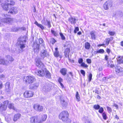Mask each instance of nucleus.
<instances>
[{
  "label": "nucleus",
  "mask_w": 123,
  "mask_h": 123,
  "mask_svg": "<svg viewBox=\"0 0 123 123\" xmlns=\"http://www.w3.org/2000/svg\"><path fill=\"white\" fill-rule=\"evenodd\" d=\"M34 72L36 74L40 76H43L45 75L46 77L48 78H50L51 76L50 73L46 69L36 70Z\"/></svg>",
  "instance_id": "obj_1"
},
{
  "label": "nucleus",
  "mask_w": 123,
  "mask_h": 123,
  "mask_svg": "<svg viewBox=\"0 0 123 123\" xmlns=\"http://www.w3.org/2000/svg\"><path fill=\"white\" fill-rule=\"evenodd\" d=\"M6 58V60L5 61L3 58L0 57V64L8 65L9 63H11L14 60L13 58L10 55L7 56Z\"/></svg>",
  "instance_id": "obj_2"
},
{
  "label": "nucleus",
  "mask_w": 123,
  "mask_h": 123,
  "mask_svg": "<svg viewBox=\"0 0 123 123\" xmlns=\"http://www.w3.org/2000/svg\"><path fill=\"white\" fill-rule=\"evenodd\" d=\"M23 80L24 82L29 84H31L36 81L35 77L33 76H25L23 78Z\"/></svg>",
  "instance_id": "obj_3"
},
{
  "label": "nucleus",
  "mask_w": 123,
  "mask_h": 123,
  "mask_svg": "<svg viewBox=\"0 0 123 123\" xmlns=\"http://www.w3.org/2000/svg\"><path fill=\"white\" fill-rule=\"evenodd\" d=\"M69 114L67 111H63L62 112L59 116V118L63 121L65 122L68 119Z\"/></svg>",
  "instance_id": "obj_4"
},
{
  "label": "nucleus",
  "mask_w": 123,
  "mask_h": 123,
  "mask_svg": "<svg viewBox=\"0 0 123 123\" xmlns=\"http://www.w3.org/2000/svg\"><path fill=\"white\" fill-rule=\"evenodd\" d=\"M13 21L12 19L9 17L5 18L3 19L0 18V26H2L3 22L9 23L12 22Z\"/></svg>",
  "instance_id": "obj_5"
},
{
  "label": "nucleus",
  "mask_w": 123,
  "mask_h": 123,
  "mask_svg": "<svg viewBox=\"0 0 123 123\" xmlns=\"http://www.w3.org/2000/svg\"><path fill=\"white\" fill-rule=\"evenodd\" d=\"M34 95L33 92L31 91H26L23 94L25 98H29L32 97Z\"/></svg>",
  "instance_id": "obj_6"
},
{
  "label": "nucleus",
  "mask_w": 123,
  "mask_h": 123,
  "mask_svg": "<svg viewBox=\"0 0 123 123\" xmlns=\"http://www.w3.org/2000/svg\"><path fill=\"white\" fill-rule=\"evenodd\" d=\"M9 102L7 100L5 101L3 103V104H0V111H2L5 110L7 108V104Z\"/></svg>",
  "instance_id": "obj_7"
},
{
  "label": "nucleus",
  "mask_w": 123,
  "mask_h": 123,
  "mask_svg": "<svg viewBox=\"0 0 123 123\" xmlns=\"http://www.w3.org/2000/svg\"><path fill=\"white\" fill-rule=\"evenodd\" d=\"M112 2L110 0L107 1L105 3L104 5V8L105 9L107 10L109 8L112 7Z\"/></svg>",
  "instance_id": "obj_8"
},
{
  "label": "nucleus",
  "mask_w": 123,
  "mask_h": 123,
  "mask_svg": "<svg viewBox=\"0 0 123 123\" xmlns=\"http://www.w3.org/2000/svg\"><path fill=\"white\" fill-rule=\"evenodd\" d=\"M33 108L35 110L39 112L42 111L43 109V106L38 104H34Z\"/></svg>",
  "instance_id": "obj_9"
},
{
  "label": "nucleus",
  "mask_w": 123,
  "mask_h": 123,
  "mask_svg": "<svg viewBox=\"0 0 123 123\" xmlns=\"http://www.w3.org/2000/svg\"><path fill=\"white\" fill-rule=\"evenodd\" d=\"M36 65L39 68H43V65L42 62L41 60L39 58H36L35 59Z\"/></svg>",
  "instance_id": "obj_10"
},
{
  "label": "nucleus",
  "mask_w": 123,
  "mask_h": 123,
  "mask_svg": "<svg viewBox=\"0 0 123 123\" xmlns=\"http://www.w3.org/2000/svg\"><path fill=\"white\" fill-rule=\"evenodd\" d=\"M40 46L39 44L37 43H35L33 45V49L35 53H38L39 51V48Z\"/></svg>",
  "instance_id": "obj_11"
},
{
  "label": "nucleus",
  "mask_w": 123,
  "mask_h": 123,
  "mask_svg": "<svg viewBox=\"0 0 123 123\" xmlns=\"http://www.w3.org/2000/svg\"><path fill=\"white\" fill-rule=\"evenodd\" d=\"M26 42V41L25 40L23 41H20L19 43V46L21 49V52L23 51V49L25 47V44L24 43Z\"/></svg>",
  "instance_id": "obj_12"
},
{
  "label": "nucleus",
  "mask_w": 123,
  "mask_h": 123,
  "mask_svg": "<svg viewBox=\"0 0 123 123\" xmlns=\"http://www.w3.org/2000/svg\"><path fill=\"white\" fill-rule=\"evenodd\" d=\"M49 54L47 51L46 50H43L41 51V55L43 58L47 57Z\"/></svg>",
  "instance_id": "obj_13"
},
{
  "label": "nucleus",
  "mask_w": 123,
  "mask_h": 123,
  "mask_svg": "<svg viewBox=\"0 0 123 123\" xmlns=\"http://www.w3.org/2000/svg\"><path fill=\"white\" fill-rule=\"evenodd\" d=\"M18 12L17 8L16 7H13L11 8L8 13H9L10 12L11 13H17Z\"/></svg>",
  "instance_id": "obj_14"
},
{
  "label": "nucleus",
  "mask_w": 123,
  "mask_h": 123,
  "mask_svg": "<svg viewBox=\"0 0 123 123\" xmlns=\"http://www.w3.org/2000/svg\"><path fill=\"white\" fill-rule=\"evenodd\" d=\"M39 86V84L38 83H36L30 85V88L31 89H37Z\"/></svg>",
  "instance_id": "obj_15"
},
{
  "label": "nucleus",
  "mask_w": 123,
  "mask_h": 123,
  "mask_svg": "<svg viewBox=\"0 0 123 123\" xmlns=\"http://www.w3.org/2000/svg\"><path fill=\"white\" fill-rule=\"evenodd\" d=\"M10 83L9 82H7L5 84L6 90L7 92H9L11 90V87H10Z\"/></svg>",
  "instance_id": "obj_16"
},
{
  "label": "nucleus",
  "mask_w": 123,
  "mask_h": 123,
  "mask_svg": "<svg viewBox=\"0 0 123 123\" xmlns=\"http://www.w3.org/2000/svg\"><path fill=\"white\" fill-rule=\"evenodd\" d=\"M30 122L31 123H38L36 117H32L30 118Z\"/></svg>",
  "instance_id": "obj_17"
},
{
  "label": "nucleus",
  "mask_w": 123,
  "mask_h": 123,
  "mask_svg": "<svg viewBox=\"0 0 123 123\" xmlns=\"http://www.w3.org/2000/svg\"><path fill=\"white\" fill-rule=\"evenodd\" d=\"M21 116V115L19 113L15 114L13 118V120L14 122H16L19 119Z\"/></svg>",
  "instance_id": "obj_18"
},
{
  "label": "nucleus",
  "mask_w": 123,
  "mask_h": 123,
  "mask_svg": "<svg viewBox=\"0 0 123 123\" xmlns=\"http://www.w3.org/2000/svg\"><path fill=\"white\" fill-rule=\"evenodd\" d=\"M12 117V116L11 115L8 114L5 117V120L7 122H9L11 120Z\"/></svg>",
  "instance_id": "obj_19"
},
{
  "label": "nucleus",
  "mask_w": 123,
  "mask_h": 123,
  "mask_svg": "<svg viewBox=\"0 0 123 123\" xmlns=\"http://www.w3.org/2000/svg\"><path fill=\"white\" fill-rule=\"evenodd\" d=\"M90 34L91 39H92L95 40L96 37L95 31H92L90 32Z\"/></svg>",
  "instance_id": "obj_20"
},
{
  "label": "nucleus",
  "mask_w": 123,
  "mask_h": 123,
  "mask_svg": "<svg viewBox=\"0 0 123 123\" xmlns=\"http://www.w3.org/2000/svg\"><path fill=\"white\" fill-rule=\"evenodd\" d=\"M9 3H6L2 5V7L3 9L5 10H7L8 8Z\"/></svg>",
  "instance_id": "obj_21"
},
{
  "label": "nucleus",
  "mask_w": 123,
  "mask_h": 123,
  "mask_svg": "<svg viewBox=\"0 0 123 123\" xmlns=\"http://www.w3.org/2000/svg\"><path fill=\"white\" fill-rule=\"evenodd\" d=\"M54 55L55 57H57L60 56L59 52L58 51V48H56L55 49V51L54 53Z\"/></svg>",
  "instance_id": "obj_22"
},
{
  "label": "nucleus",
  "mask_w": 123,
  "mask_h": 123,
  "mask_svg": "<svg viewBox=\"0 0 123 123\" xmlns=\"http://www.w3.org/2000/svg\"><path fill=\"white\" fill-rule=\"evenodd\" d=\"M70 51V49L69 48H67L65 50L64 54L66 57H68L69 56V54Z\"/></svg>",
  "instance_id": "obj_23"
},
{
  "label": "nucleus",
  "mask_w": 123,
  "mask_h": 123,
  "mask_svg": "<svg viewBox=\"0 0 123 123\" xmlns=\"http://www.w3.org/2000/svg\"><path fill=\"white\" fill-rule=\"evenodd\" d=\"M76 19L74 18H73L72 17H71L69 18L68 19V20L72 24H75V23Z\"/></svg>",
  "instance_id": "obj_24"
},
{
  "label": "nucleus",
  "mask_w": 123,
  "mask_h": 123,
  "mask_svg": "<svg viewBox=\"0 0 123 123\" xmlns=\"http://www.w3.org/2000/svg\"><path fill=\"white\" fill-rule=\"evenodd\" d=\"M67 69L65 68H63L60 71V72L63 75H65L67 73Z\"/></svg>",
  "instance_id": "obj_25"
},
{
  "label": "nucleus",
  "mask_w": 123,
  "mask_h": 123,
  "mask_svg": "<svg viewBox=\"0 0 123 123\" xmlns=\"http://www.w3.org/2000/svg\"><path fill=\"white\" fill-rule=\"evenodd\" d=\"M34 24L38 27L41 28L42 30H43L44 29V27L42 25L38 24L37 21H35V22Z\"/></svg>",
  "instance_id": "obj_26"
},
{
  "label": "nucleus",
  "mask_w": 123,
  "mask_h": 123,
  "mask_svg": "<svg viewBox=\"0 0 123 123\" xmlns=\"http://www.w3.org/2000/svg\"><path fill=\"white\" fill-rule=\"evenodd\" d=\"M118 62L119 63H123V56L119 57L117 59Z\"/></svg>",
  "instance_id": "obj_27"
},
{
  "label": "nucleus",
  "mask_w": 123,
  "mask_h": 123,
  "mask_svg": "<svg viewBox=\"0 0 123 123\" xmlns=\"http://www.w3.org/2000/svg\"><path fill=\"white\" fill-rule=\"evenodd\" d=\"M47 118V115L46 114H44L42 116L41 120L40 122L42 123L43 122L45 121Z\"/></svg>",
  "instance_id": "obj_28"
},
{
  "label": "nucleus",
  "mask_w": 123,
  "mask_h": 123,
  "mask_svg": "<svg viewBox=\"0 0 123 123\" xmlns=\"http://www.w3.org/2000/svg\"><path fill=\"white\" fill-rule=\"evenodd\" d=\"M113 39L112 37H111L110 38L106 39H105V44L108 45L109 43V42L110 41H112Z\"/></svg>",
  "instance_id": "obj_29"
},
{
  "label": "nucleus",
  "mask_w": 123,
  "mask_h": 123,
  "mask_svg": "<svg viewBox=\"0 0 123 123\" xmlns=\"http://www.w3.org/2000/svg\"><path fill=\"white\" fill-rule=\"evenodd\" d=\"M122 71V68L120 67H117L116 69V71L117 73H118Z\"/></svg>",
  "instance_id": "obj_30"
},
{
  "label": "nucleus",
  "mask_w": 123,
  "mask_h": 123,
  "mask_svg": "<svg viewBox=\"0 0 123 123\" xmlns=\"http://www.w3.org/2000/svg\"><path fill=\"white\" fill-rule=\"evenodd\" d=\"M90 44L88 42H86L85 44V48L87 49H89L90 47Z\"/></svg>",
  "instance_id": "obj_31"
},
{
  "label": "nucleus",
  "mask_w": 123,
  "mask_h": 123,
  "mask_svg": "<svg viewBox=\"0 0 123 123\" xmlns=\"http://www.w3.org/2000/svg\"><path fill=\"white\" fill-rule=\"evenodd\" d=\"M39 43L42 46L45 48V44L43 43V40L42 38H40L39 39Z\"/></svg>",
  "instance_id": "obj_32"
},
{
  "label": "nucleus",
  "mask_w": 123,
  "mask_h": 123,
  "mask_svg": "<svg viewBox=\"0 0 123 123\" xmlns=\"http://www.w3.org/2000/svg\"><path fill=\"white\" fill-rule=\"evenodd\" d=\"M8 108L10 109L15 110V109L14 106L13 104L12 103H10L9 105Z\"/></svg>",
  "instance_id": "obj_33"
},
{
  "label": "nucleus",
  "mask_w": 123,
  "mask_h": 123,
  "mask_svg": "<svg viewBox=\"0 0 123 123\" xmlns=\"http://www.w3.org/2000/svg\"><path fill=\"white\" fill-rule=\"evenodd\" d=\"M76 100L77 101H79L80 100V97L79 95V94L78 92H76Z\"/></svg>",
  "instance_id": "obj_34"
},
{
  "label": "nucleus",
  "mask_w": 123,
  "mask_h": 123,
  "mask_svg": "<svg viewBox=\"0 0 123 123\" xmlns=\"http://www.w3.org/2000/svg\"><path fill=\"white\" fill-rule=\"evenodd\" d=\"M100 107V105H95L93 106V108L96 110H98Z\"/></svg>",
  "instance_id": "obj_35"
},
{
  "label": "nucleus",
  "mask_w": 123,
  "mask_h": 123,
  "mask_svg": "<svg viewBox=\"0 0 123 123\" xmlns=\"http://www.w3.org/2000/svg\"><path fill=\"white\" fill-rule=\"evenodd\" d=\"M51 33L55 36H56L58 35L56 31H55L53 30L52 29L51 30Z\"/></svg>",
  "instance_id": "obj_36"
},
{
  "label": "nucleus",
  "mask_w": 123,
  "mask_h": 123,
  "mask_svg": "<svg viewBox=\"0 0 123 123\" xmlns=\"http://www.w3.org/2000/svg\"><path fill=\"white\" fill-rule=\"evenodd\" d=\"M104 52V51L103 49H100L99 50L97 51V53H100L101 54L103 53Z\"/></svg>",
  "instance_id": "obj_37"
},
{
  "label": "nucleus",
  "mask_w": 123,
  "mask_h": 123,
  "mask_svg": "<svg viewBox=\"0 0 123 123\" xmlns=\"http://www.w3.org/2000/svg\"><path fill=\"white\" fill-rule=\"evenodd\" d=\"M47 86H44L43 87V91L45 92H48L49 91V89L47 88Z\"/></svg>",
  "instance_id": "obj_38"
},
{
  "label": "nucleus",
  "mask_w": 123,
  "mask_h": 123,
  "mask_svg": "<svg viewBox=\"0 0 123 123\" xmlns=\"http://www.w3.org/2000/svg\"><path fill=\"white\" fill-rule=\"evenodd\" d=\"M102 117L104 119L106 120L107 119V116L105 112H103L102 114Z\"/></svg>",
  "instance_id": "obj_39"
},
{
  "label": "nucleus",
  "mask_w": 123,
  "mask_h": 123,
  "mask_svg": "<svg viewBox=\"0 0 123 123\" xmlns=\"http://www.w3.org/2000/svg\"><path fill=\"white\" fill-rule=\"evenodd\" d=\"M81 66L82 67H84L86 68H87L88 67V65L84 62L82 63L81 64Z\"/></svg>",
  "instance_id": "obj_40"
},
{
  "label": "nucleus",
  "mask_w": 123,
  "mask_h": 123,
  "mask_svg": "<svg viewBox=\"0 0 123 123\" xmlns=\"http://www.w3.org/2000/svg\"><path fill=\"white\" fill-rule=\"evenodd\" d=\"M26 111L28 112H30L31 111V108L30 105L28 107L26 108Z\"/></svg>",
  "instance_id": "obj_41"
},
{
  "label": "nucleus",
  "mask_w": 123,
  "mask_h": 123,
  "mask_svg": "<svg viewBox=\"0 0 123 123\" xmlns=\"http://www.w3.org/2000/svg\"><path fill=\"white\" fill-rule=\"evenodd\" d=\"M60 35L62 39L63 40L65 39V37L62 33H60Z\"/></svg>",
  "instance_id": "obj_42"
},
{
  "label": "nucleus",
  "mask_w": 123,
  "mask_h": 123,
  "mask_svg": "<svg viewBox=\"0 0 123 123\" xmlns=\"http://www.w3.org/2000/svg\"><path fill=\"white\" fill-rule=\"evenodd\" d=\"M107 109L108 112L109 113H110L112 111V110L111 109V108L110 107L107 106Z\"/></svg>",
  "instance_id": "obj_43"
},
{
  "label": "nucleus",
  "mask_w": 123,
  "mask_h": 123,
  "mask_svg": "<svg viewBox=\"0 0 123 123\" xmlns=\"http://www.w3.org/2000/svg\"><path fill=\"white\" fill-rule=\"evenodd\" d=\"M15 4V3L13 0H10V3H9V5H10V6H11V5H13Z\"/></svg>",
  "instance_id": "obj_44"
},
{
  "label": "nucleus",
  "mask_w": 123,
  "mask_h": 123,
  "mask_svg": "<svg viewBox=\"0 0 123 123\" xmlns=\"http://www.w3.org/2000/svg\"><path fill=\"white\" fill-rule=\"evenodd\" d=\"M98 111V112L100 113H102L104 111V110L103 108L102 107L100 108Z\"/></svg>",
  "instance_id": "obj_45"
},
{
  "label": "nucleus",
  "mask_w": 123,
  "mask_h": 123,
  "mask_svg": "<svg viewBox=\"0 0 123 123\" xmlns=\"http://www.w3.org/2000/svg\"><path fill=\"white\" fill-rule=\"evenodd\" d=\"M92 74H90L88 76V80L89 81H90L92 79Z\"/></svg>",
  "instance_id": "obj_46"
},
{
  "label": "nucleus",
  "mask_w": 123,
  "mask_h": 123,
  "mask_svg": "<svg viewBox=\"0 0 123 123\" xmlns=\"http://www.w3.org/2000/svg\"><path fill=\"white\" fill-rule=\"evenodd\" d=\"M61 102V103L64 105H66L67 104V103L65 102L64 100H62Z\"/></svg>",
  "instance_id": "obj_47"
},
{
  "label": "nucleus",
  "mask_w": 123,
  "mask_h": 123,
  "mask_svg": "<svg viewBox=\"0 0 123 123\" xmlns=\"http://www.w3.org/2000/svg\"><path fill=\"white\" fill-rule=\"evenodd\" d=\"M83 59L82 58H80L79 59L78 62L79 63L81 64L82 63H83Z\"/></svg>",
  "instance_id": "obj_48"
},
{
  "label": "nucleus",
  "mask_w": 123,
  "mask_h": 123,
  "mask_svg": "<svg viewBox=\"0 0 123 123\" xmlns=\"http://www.w3.org/2000/svg\"><path fill=\"white\" fill-rule=\"evenodd\" d=\"M79 28L78 27H76L75 28L74 31V33H77V31H79Z\"/></svg>",
  "instance_id": "obj_49"
},
{
  "label": "nucleus",
  "mask_w": 123,
  "mask_h": 123,
  "mask_svg": "<svg viewBox=\"0 0 123 123\" xmlns=\"http://www.w3.org/2000/svg\"><path fill=\"white\" fill-rule=\"evenodd\" d=\"M109 34L110 35L113 36L114 35L115 33L114 32L109 31Z\"/></svg>",
  "instance_id": "obj_50"
},
{
  "label": "nucleus",
  "mask_w": 123,
  "mask_h": 123,
  "mask_svg": "<svg viewBox=\"0 0 123 123\" xmlns=\"http://www.w3.org/2000/svg\"><path fill=\"white\" fill-rule=\"evenodd\" d=\"M80 72L84 76H85V72L84 70H80Z\"/></svg>",
  "instance_id": "obj_51"
},
{
  "label": "nucleus",
  "mask_w": 123,
  "mask_h": 123,
  "mask_svg": "<svg viewBox=\"0 0 123 123\" xmlns=\"http://www.w3.org/2000/svg\"><path fill=\"white\" fill-rule=\"evenodd\" d=\"M18 29L17 28L15 27L12 29V31L14 32L17 31H18Z\"/></svg>",
  "instance_id": "obj_52"
},
{
  "label": "nucleus",
  "mask_w": 123,
  "mask_h": 123,
  "mask_svg": "<svg viewBox=\"0 0 123 123\" xmlns=\"http://www.w3.org/2000/svg\"><path fill=\"white\" fill-rule=\"evenodd\" d=\"M47 22V23L48 24V26L50 28L51 26V25L50 24V22L48 20H46Z\"/></svg>",
  "instance_id": "obj_53"
},
{
  "label": "nucleus",
  "mask_w": 123,
  "mask_h": 123,
  "mask_svg": "<svg viewBox=\"0 0 123 123\" xmlns=\"http://www.w3.org/2000/svg\"><path fill=\"white\" fill-rule=\"evenodd\" d=\"M5 76L3 74H2L0 75V78L2 80L4 79L5 78Z\"/></svg>",
  "instance_id": "obj_54"
},
{
  "label": "nucleus",
  "mask_w": 123,
  "mask_h": 123,
  "mask_svg": "<svg viewBox=\"0 0 123 123\" xmlns=\"http://www.w3.org/2000/svg\"><path fill=\"white\" fill-rule=\"evenodd\" d=\"M85 123H91V121L88 119H86L85 121Z\"/></svg>",
  "instance_id": "obj_55"
},
{
  "label": "nucleus",
  "mask_w": 123,
  "mask_h": 123,
  "mask_svg": "<svg viewBox=\"0 0 123 123\" xmlns=\"http://www.w3.org/2000/svg\"><path fill=\"white\" fill-rule=\"evenodd\" d=\"M87 63L89 64H90L91 63V59H87L86 60Z\"/></svg>",
  "instance_id": "obj_56"
},
{
  "label": "nucleus",
  "mask_w": 123,
  "mask_h": 123,
  "mask_svg": "<svg viewBox=\"0 0 123 123\" xmlns=\"http://www.w3.org/2000/svg\"><path fill=\"white\" fill-rule=\"evenodd\" d=\"M113 106H115V107L117 109H118V105H117L115 103H114L113 104Z\"/></svg>",
  "instance_id": "obj_57"
},
{
  "label": "nucleus",
  "mask_w": 123,
  "mask_h": 123,
  "mask_svg": "<svg viewBox=\"0 0 123 123\" xmlns=\"http://www.w3.org/2000/svg\"><path fill=\"white\" fill-rule=\"evenodd\" d=\"M58 81L60 83L61 82L63 81L62 79L61 78H59L58 80Z\"/></svg>",
  "instance_id": "obj_58"
},
{
  "label": "nucleus",
  "mask_w": 123,
  "mask_h": 123,
  "mask_svg": "<svg viewBox=\"0 0 123 123\" xmlns=\"http://www.w3.org/2000/svg\"><path fill=\"white\" fill-rule=\"evenodd\" d=\"M106 51L108 54L110 53V50L108 48H107L106 49Z\"/></svg>",
  "instance_id": "obj_59"
},
{
  "label": "nucleus",
  "mask_w": 123,
  "mask_h": 123,
  "mask_svg": "<svg viewBox=\"0 0 123 123\" xmlns=\"http://www.w3.org/2000/svg\"><path fill=\"white\" fill-rule=\"evenodd\" d=\"M2 85L1 82L0 81V89H1L2 87Z\"/></svg>",
  "instance_id": "obj_60"
},
{
  "label": "nucleus",
  "mask_w": 123,
  "mask_h": 123,
  "mask_svg": "<svg viewBox=\"0 0 123 123\" xmlns=\"http://www.w3.org/2000/svg\"><path fill=\"white\" fill-rule=\"evenodd\" d=\"M105 59L106 60H107L108 59V56H107V55H105Z\"/></svg>",
  "instance_id": "obj_61"
},
{
  "label": "nucleus",
  "mask_w": 123,
  "mask_h": 123,
  "mask_svg": "<svg viewBox=\"0 0 123 123\" xmlns=\"http://www.w3.org/2000/svg\"><path fill=\"white\" fill-rule=\"evenodd\" d=\"M60 84V85H61V86H62V87L63 88L64 86L63 85V84H62V83H61V82H60V83H59Z\"/></svg>",
  "instance_id": "obj_62"
},
{
  "label": "nucleus",
  "mask_w": 123,
  "mask_h": 123,
  "mask_svg": "<svg viewBox=\"0 0 123 123\" xmlns=\"http://www.w3.org/2000/svg\"><path fill=\"white\" fill-rule=\"evenodd\" d=\"M81 34V32L80 31L79 32L77 33V34L79 35H80Z\"/></svg>",
  "instance_id": "obj_63"
},
{
  "label": "nucleus",
  "mask_w": 123,
  "mask_h": 123,
  "mask_svg": "<svg viewBox=\"0 0 123 123\" xmlns=\"http://www.w3.org/2000/svg\"><path fill=\"white\" fill-rule=\"evenodd\" d=\"M121 46L123 47V41L121 42Z\"/></svg>",
  "instance_id": "obj_64"
}]
</instances>
